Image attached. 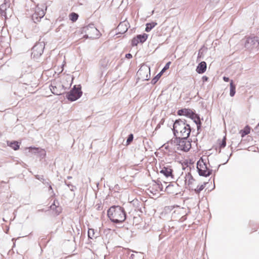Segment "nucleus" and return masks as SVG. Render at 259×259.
<instances>
[{
    "label": "nucleus",
    "instance_id": "a19ab883",
    "mask_svg": "<svg viewBox=\"0 0 259 259\" xmlns=\"http://www.w3.org/2000/svg\"><path fill=\"white\" fill-rule=\"evenodd\" d=\"M49 189H51V190H52V186H49Z\"/></svg>",
    "mask_w": 259,
    "mask_h": 259
},
{
    "label": "nucleus",
    "instance_id": "f8f14e48",
    "mask_svg": "<svg viewBox=\"0 0 259 259\" xmlns=\"http://www.w3.org/2000/svg\"><path fill=\"white\" fill-rule=\"evenodd\" d=\"M206 70V63L204 61L200 62L196 69L197 72L199 74L203 73Z\"/></svg>",
    "mask_w": 259,
    "mask_h": 259
},
{
    "label": "nucleus",
    "instance_id": "f704fd0d",
    "mask_svg": "<svg viewBox=\"0 0 259 259\" xmlns=\"http://www.w3.org/2000/svg\"><path fill=\"white\" fill-rule=\"evenodd\" d=\"M125 57L127 59H131L132 58V55L131 54L128 53L126 54Z\"/></svg>",
    "mask_w": 259,
    "mask_h": 259
},
{
    "label": "nucleus",
    "instance_id": "9b49d317",
    "mask_svg": "<svg viewBox=\"0 0 259 259\" xmlns=\"http://www.w3.org/2000/svg\"><path fill=\"white\" fill-rule=\"evenodd\" d=\"M26 150H28V152H26L28 155H29L31 154H38L39 156H40L41 158H44L46 156V152L44 149H40L38 148L30 147L27 148Z\"/></svg>",
    "mask_w": 259,
    "mask_h": 259
},
{
    "label": "nucleus",
    "instance_id": "a211bd4d",
    "mask_svg": "<svg viewBox=\"0 0 259 259\" xmlns=\"http://www.w3.org/2000/svg\"><path fill=\"white\" fill-rule=\"evenodd\" d=\"M177 188V186L174 185H168L165 188V191L169 194H174L176 193V188Z\"/></svg>",
    "mask_w": 259,
    "mask_h": 259
},
{
    "label": "nucleus",
    "instance_id": "39448f33",
    "mask_svg": "<svg viewBox=\"0 0 259 259\" xmlns=\"http://www.w3.org/2000/svg\"><path fill=\"white\" fill-rule=\"evenodd\" d=\"M197 168L200 176L207 177L211 173V169H209L206 164L202 159L199 160L197 163Z\"/></svg>",
    "mask_w": 259,
    "mask_h": 259
},
{
    "label": "nucleus",
    "instance_id": "58836bf2",
    "mask_svg": "<svg viewBox=\"0 0 259 259\" xmlns=\"http://www.w3.org/2000/svg\"><path fill=\"white\" fill-rule=\"evenodd\" d=\"M160 124H161V123H159L157 125V126L155 128V130H157L160 127Z\"/></svg>",
    "mask_w": 259,
    "mask_h": 259
},
{
    "label": "nucleus",
    "instance_id": "bb28decb",
    "mask_svg": "<svg viewBox=\"0 0 259 259\" xmlns=\"http://www.w3.org/2000/svg\"><path fill=\"white\" fill-rule=\"evenodd\" d=\"M139 42L140 41H139V40L137 39V37H134L132 41V44L133 46H137Z\"/></svg>",
    "mask_w": 259,
    "mask_h": 259
},
{
    "label": "nucleus",
    "instance_id": "dca6fc26",
    "mask_svg": "<svg viewBox=\"0 0 259 259\" xmlns=\"http://www.w3.org/2000/svg\"><path fill=\"white\" fill-rule=\"evenodd\" d=\"M194 181V179L191 174L188 173L186 175L185 177V183L186 185H190L193 183Z\"/></svg>",
    "mask_w": 259,
    "mask_h": 259
},
{
    "label": "nucleus",
    "instance_id": "72a5a7b5",
    "mask_svg": "<svg viewBox=\"0 0 259 259\" xmlns=\"http://www.w3.org/2000/svg\"><path fill=\"white\" fill-rule=\"evenodd\" d=\"M202 79L203 82H206L208 80V78L206 76H203L202 78Z\"/></svg>",
    "mask_w": 259,
    "mask_h": 259
},
{
    "label": "nucleus",
    "instance_id": "4468645a",
    "mask_svg": "<svg viewBox=\"0 0 259 259\" xmlns=\"http://www.w3.org/2000/svg\"><path fill=\"white\" fill-rule=\"evenodd\" d=\"M190 117L193 120V121L196 123L197 126L198 130L200 127L201 122L200 120L199 117L196 114L192 112V114L190 115Z\"/></svg>",
    "mask_w": 259,
    "mask_h": 259
},
{
    "label": "nucleus",
    "instance_id": "f257e3e1",
    "mask_svg": "<svg viewBox=\"0 0 259 259\" xmlns=\"http://www.w3.org/2000/svg\"><path fill=\"white\" fill-rule=\"evenodd\" d=\"M173 130L176 138H188L191 131L189 124L182 119L176 120L174 123Z\"/></svg>",
    "mask_w": 259,
    "mask_h": 259
},
{
    "label": "nucleus",
    "instance_id": "cd10ccee",
    "mask_svg": "<svg viewBox=\"0 0 259 259\" xmlns=\"http://www.w3.org/2000/svg\"><path fill=\"white\" fill-rule=\"evenodd\" d=\"M160 77V73H158L153 79L152 80V83L155 84L159 79Z\"/></svg>",
    "mask_w": 259,
    "mask_h": 259
},
{
    "label": "nucleus",
    "instance_id": "b1692460",
    "mask_svg": "<svg viewBox=\"0 0 259 259\" xmlns=\"http://www.w3.org/2000/svg\"><path fill=\"white\" fill-rule=\"evenodd\" d=\"M78 17V15L75 13H72L70 15V19L73 21H76Z\"/></svg>",
    "mask_w": 259,
    "mask_h": 259
},
{
    "label": "nucleus",
    "instance_id": "473e14b6",
    "mask_svg": "<svg viewBox=\"0 0 259 259\" xmlns=\"http://www.w3.org/2000/svg\"><path fill=\"white\" fill-rule=\"evenodd\" d=\"M36 179H37L38 180H40V181H42V182L43 183H44V181H45V180H44V179H43V176H39V175H37V176H36Z\"/></svg>",
    "mask_w": 259,
    "mask_h": 259
},
{
    "label": "nucleus",
    "instance_id": "0eeeda50",
    "mask_svg": "<svg viewBox=\"0 0 259 259\" xmlns=\"http://www.w3.org/2000/svg\"><path fill=\"white\" fill-rule=\"evenodd\" d=\"M245 47L247 49H256L259 46V39L257 36L248 37L246 39Z\"/></svg>",
    "mask_w": 259,
    "mask_h": 259
},
{
    "label": "nucleus",
    "instance_id": "ddd939ff",
    "mask_svg": "<svg viewBox=\"0 0 259 259\" xmlns=\"http://www.w3.org/2000/svg\"><path fill=\"white\" fill-rule=\"evenodd\" d=\"M172 170L170 167H164L161 168L160 172L166 177H172Z\"/></svg>",
    "mask_w": 259,
    "mask_h": 259
},
{
    "label": "nucleus",
    "instance_id": "4be33fe9",
    "mask_svg": "<svg viewBox=\"0 0 259 259\" xmlns=\"http://www.w3.org/2000/svg\"><path fill=\"white\" fill-rule=\"evenodd\" d=\"M250 127L248 125L246 126L244 129L240 132L242 137H244V136L250 133Z\"/></svg>",
    "mask_w": 259,
    "mask_h": 259
},
{
    "label": "nucleus",
    "instance_id": "2eb2a0df",
    "mask_svg": "<svg viewBox=\"0 0 259 259\" xmlns=\"http://www.w3.org/2000/svg\"><path fill=\"white\" fill-rule=\"evenodd\" d=\"M126 23L127 22H123L118 25L117 29L120 31V33H124L127 30L128 28Z\"/></svg>",
    "mask_w": 259,
    "mask_h": 259
},
{
    "label": "nucleus",
    "instance_id": "c03bdc74",
    "mask_svg": "<svg viewBox=\"0 0 259 259\" xmlns=\"http://www.w3.org/2000/svg\"><path fill=\"white\" fill-rule=\"evenodd\" d=\"M68 179H71V177H68Z\"/></svg>",
    "mask_w": 259,
    "mask_h": 259
},
{
    "label": "nucleus",
    "instance_id": "f3484780",
    "mask_svg": "<svg viewBox=\"0 0 259 259\" xmlns=\"http://www.w3.org/2000/svg\"><path fill=\"white\" fill-rule=\"evenodd\" d=\"M192 112H193L190 109H184L179 110L178 111V113L180 115H186L190 117V115L192 114Z\"/></svg>",
    "mask_w": 259,
    "mask_h": 259
},
{
    "label": "nucleus",
    "instance_id": "c85d7f7f",
    "mask_svg": "<svg viewBox=\"0 0 259 259\" xmlns=\"http://www.w3.org/2000/svg\"><path fill=\"white\" fill-rule=\"evenodd\" d=\"M226 137H224L223 139V140H222V141L220 143V147L221 148H224L226 146Z\"/></svg>",
    "mask_w": 259,
    "mask_h": 259
},
{
    "label": "nucleus",
    "instance_id": "9d476101",
    "mask_svg": "<svg viewBox=\"0 0 259 259\" xmlns=\"http://www.w3.org/2000/svg\"><path fill=\"white\" fill-rule=\"evenodd\" d=\"M45 15V11L43 8L36 7L35 9V12L32 15V18L34 22L39 21V19L42 18Z\"/></svg>",
    "mask_w": 259,
    "mask_h": 259
},
{
    "label": "nucleus",
    "instance_id": "37998d69",
    "mask_svg": "<svg viewBox=\"0 0 259 259\" xmlns=\"http://www.w3.org/2000/svg\"><path fill=\"white\" fill-rule=\"evenodd\" d=\"M3 8V6H1V9L2 10Z\"/></svg>",
    "mask_w": 259,
    "mask_h": 259
},
{
    "label": "nucleus",
    "instance_id": "7ed1b4c3",
    "mask_svg": "<svg viewBox=\"0 0 259 259\" xmlns=\"http://www.w3.org/2000/svg\"><path fill=\"white\" fill-rule=\"evenodd\" d=\"M82 32L85 33L88 38H95L100 35L99 31L95 27L93 24H90L82 28Z\"/></svg>",
    "mask_w": 259,
    "mask_h": 259
},
{
    "label": "nucleus",
    "instance_id": "aec40b11",
    "mask_svg": "<svg viewBox=\"0 0 259 259\" xmlns=\"http://www.w3.org/2000/svg\"><path fill=\"white\" fill-rule=\"evenodd\" d=\"M136 37H137V39H138L139 41H140V42L143 43L145 42L147 39L148 35L147 34L144 33L142 35H138Z\"/></svg>",
    "mask_w": 259,
    "mask_h": 259
},
{
    "label": "nucleus",
    "instance_id": "79ce46f5",
    "mask_svg": "<svg viewBox=\"0 0 259 259\" xmlns=\"http://www.w3.org/2000/svg\"><path fill=\"white\" fill-rule=\"evenodd\" d=\"M163 72H161H161L159 73H160V76L161 75V74H162V73H163Z\"/></svg>",
    "mask_w": 259,
    "mask_h": 259
},
{
    "label": "nucleus",
    "instance_id": "2f4dec72",
    "mask_svg": "<svg viewBox=\"0 0 259 259\" xmlns=\"http://www.w3.org/2000/svg\"><path fill=\"white\" fill-rule=\"evenodd\" d=\"M133 136L132 134H131L130 135H129L128 138L127 140V143L131 142V141H133Z\"/></svg>",
    "mask_w": 259,
    "mask_h": 259
},
{
    "label": "nucleus",
    "instance_id": "7c9ffc66",
    "mask_svg": "<svg viewBox=\"0 0 259 259\" xmlns=\"http://www.w3.org/2000/svg\"><path fill=\"white\" fill-rule=\"evenodd\" d=\"M170 64V62L166 63V65H165V66L164 67V68L161 70V72H164L165 70L167 69L169 67Z\"/></svg>",
    "mask_w": 259,
    "mask_h": 259
},
{
    "label": "nucleus",
    "instance_id": "1a4fd4ad",
    "mask_svg": "<svg viewBox=\"0 0 259 259\" xmlns=\"http://www.w3.org/2000/svg\"><path fill=\"white\" fill-rule=\"evenodd\" d=\"M44 51V46L41 44H38L35 45L32 49L31 56L33 58L40 57Z\"/></svg>",
    "mask_w": 259,
    "mask_h": 259
},
{
    "label": "nucleus",
    "instance_id": "4c0bfd02",
    "mask_svg": "<svg viewBox=\"0 0 259 259\" xmlns=\"http://www.w3.org/2000/svg\"><path fill=\"white\" fill-rule=\"evenodd\" d=\"M255 130H256V132L259 134V123L258 125L255 127Z\"/></svg>",
    "mask_w": 259,
    "mask_h": 259
},
{
    "label": "nucleus",
    "instance_id": "393cba45",
    "mask_svg": "<svg viewBox=\"0 0 259 259\" xmlns=\"http://www.w3.org/2000/svg\"><path fill=\"white\" fill-rule=\"evenodd\" d=\"M10 147H12L14 150H17L19 148L18 143L17 142H12L10 145Z\"/></svg>",
    "mask_w": 259,
    "mask_h": 259
},
{
    "label": "nucleus",
    "instance_id": "e433bc0d",
    "mask_svg": "<svg viewBox=\"0 0 259 259\" xmlns=\"http://www.w3.org/2000/svg\"><path fill=\"white\" fill-rule=\"evenodd\" d=\"M223 80L226 81V82H228L229 81V78L228 77H226V76H224L223 77Z\"/></svg>",
    "mask_w": 259,
    "mask_h": 259
},
{
    "label": "nucleus",
    "instance_id": "a878e982",
    "mask_svg": "<svg viewBox=\"0 0 259 259\" xmlns=\"http://www.w3.org/2000/svg\"><path fill=\"white\" fill-rule=\"evenodd\" d=\"M95 231L93 229H89L88 230V236L89 238L93 239L95 237Z\"/></svg>",
    "mask_w": 259,
    "mask_h": 259
},
{
    "label": "nucleus",
    "instance_id": "423d86ee",
    "mask_svg": "<svg viewBox=\"0 0 259 259\" xmlns=\"http://www.w3.org/2000/svg\"><path fill=\"white\" fill-rule=\"evenodd\" d=\"M82 94L81 87L80 86L76 87V85H74L73 88L67 93L66 97L69 100L74 101L79 99L81 96Z\"/></svg>",
    "mask_w": 259,
    "mask_h": 259
},
{
    "label": "nucleus",
    "instance_id": "412c9836",
    "mask_svg": "<svg viewBox=\"0 0 259 259\" xmlns=\"http://www.w3.org/2000/svg\"><path fill=\"white\" fill-rule=\"evenodd\" d=\"M156 25H157V23L156 22H152V23H147L146 24V27L145 28V31L146 32H149Z\"/></svg>",
    "mask_w": 259,
    "mask_h": 259
},
{
    "label": "nucleus",
    "instance_id": "f03ea898",
    "mask_svg": "<svg viewBox=\"0 0 259 259\" xmlns=\"http://www.w3.org/2000/svg\"><path fill=\"white\" fill-rule=\"evenodd\" d=\"M108 216L114 223H122L126 219L123 208L119 206H111L108 210Z\"/></svg>",
    "mask_w": 259,
    "mask_h": 259
},
{
    "label": "nucleus",
    "instance_id": "6ab92c4d",
    "mask_svg": "<svg viewBox=\"0 0 259 259\" xmlns=\"http://www.w3.org/2000/svg\"><path fill=\"white\" fill-rule=\"evenodd\" d=\"M230 96L231 97H233L236 93V87L233 83V81L232 80H231L230 83Z\"/></svg>",
    "mask_w": 259,
    "mask_h": 259
},
{
    "label": "nucleus",
    "instance_id": "c756f323",
    "mask_svg": "<svg viewBox=\"0 0 259 259\" xmlns=\"http://www.w3.org/2000/svg\"><path fill=\"white\" fill-rule=\"evenodd\" d=\"M56 89V88L55 87L52 86V88H51V92H52L53 94H54L55 95H60V94L56 92V90H55Z\"/></svg>",
    "mask_w": 259,
    "mask_h": 259
},
{
    "label": "nucleus",
    "instance_id": "6e6552de",
    "mask_svg": "<svg viewBox=\"0 0 259 259\" xmlns=\"http://www.w3.org/2000/svg\"><path fill=\"white\" fill-rule=\"evenodd\" d=\"M150 68L147 66H142L137 72L138 77L143 80H147L150 77Z\"/></svg>",
    "mask_w": 259,
    "mask_h": 259
},
{
    "label": "nucleus",
    "instance_id": "20e7f679",
    "mask_svg": "<svg viewBox=\"0 0 259 259\" xmlns=\"http://www.w3.org/2000/svg\"><path fill=\"white\" fill-rule=\"evenodd\" d=\"M176 149L178 150L188 151L191 147V144L187 138H177Z\"/></svg>",
    "mask_w": 259,
    "mask_h": 259
},
{
    "label": "nucleus",
    "instance_id": "ea45409f",
    "mask_svg": "<svg viewBox=\"0 0 259 259\" xmlns=\"http://www.w3.org/2000/svg\"><path fill=\"white\" fill-rule=\"evenodd\" d=\"M219 0H209V1L211 3H217L219 1Z\"/></svg>",
    "mask_w": 259,
    "mask_h": 259
},
{
    "label": "nucleus",
    "instance_id": "5701e85b",
    "mask_svg": "<svg viewBox=\"0 0 259 259\" xmlns=\"http://www.w3.org/2000/svg\"><path fill=\"white\" fill-rule=\"evenodd\" d=\"M207 183H204L200 186H198L195 189V191L196 193L199 194L205 187Z\"/></svg>",
    "mask_w": 259,
    "mask_h": 259
},
{
    "label": "nucleus",
    "instance_id": "c9c22d12",
    "mask_svg": "<svg viewBox=\"0 0 259 259\" xmlns=\"http://www.w3.org/2000/svg\"><path fill=\"white\" fill-rule=\"evenodd\" d=\"M68 187L70 188V189L71 191H74V187L73 186L71 185H68Z\"/></svg>",
    "mask_w": 259,
    "mask_h": 259
}]
</instances>
